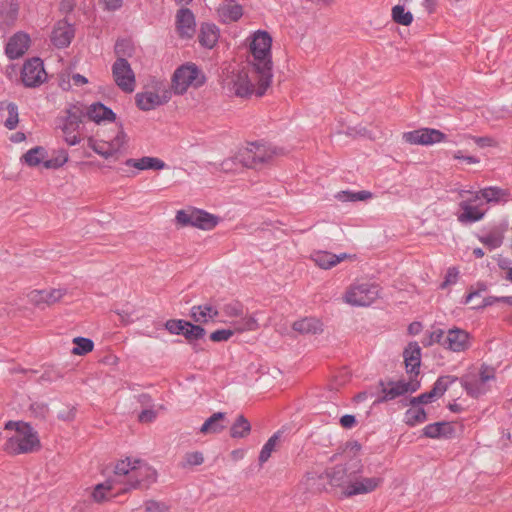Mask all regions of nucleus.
<instances>
[{
	"label": "nucleus",
	"instance_id": "f257e3e1",
	"mask_svg": "<svg viewBox=\"0 0 512 512\" xmlns=\"http://www.w3.org/2000/svg\"><path fill=\"white\" fill-rule=\"evenodd\" d=\"M362 473L363 464L359 458H351L326 472L330 485L339 488L344 498L371 493L383 481L380 477H362Z\"/></svg>",
	"mask_w": 512,
	"mask_h": 512
},
{
	"label": "nucleus",
	"instance_id": "f03ea898",
	"mask_svg": "<svg viewBox=\"0 0 512 512\" xmlns=\"http://www.w3.org/2000/svg\"><path fill=\"white\" fill-rule=\"evenodd\" d=\"M272 38L265 31H258L250 43L251 56L248 64L251 73L257 79L256 96H263L270 87L273 79V63L271 57Z\"/></svg>",
	"mask_w": 512,
	"mask_h": 512
},
{
	"label": "nucleus",
	"instance_id": "7ed1b4c3",
	"mask_svg": "<svg viewBox=\"0 0 512 512\" xmlns=\"http://www.w3.org/2000/svg\"><path fill=\"white\" fill-rule=\"evenodd\" d=\"M115 482L123 485L122 493L131 490H147L157 481L156 470L146 462L126 458L117 462L114 468Z\"/></svg>",
	"mask_w": 512,
	"mask_h": 512
},
{
	"label": "nucleus",
	"instance_id": "20e7f679",
	"mask_svg": "<svg viewBox=\"0 0 512 512\" xmlns=\"http://www.w3.org/2000/svg\"><path fill=\"white\" fill-rule=\"evenodd\" d=\"M252 78L257 82L253 74ZM257 87L258 83L254 85L248 72L245 70H233L228 72L222 79V88L225 93L241 98L248 97L253 93L256 94Z\"/></svg>",
	"mask_w": 512,
	"mask_h": 512
},
{
	"label": "nucleus",
	"instance_id": "39448f33",
	"mask_svg": "<svg viewBox=\"0 0 512 512\" xmlns=\"http://www.w3.org/2000/svg\"><path fill=\"white\" fill-rule=\"evenodd\" d=\"M38 433L29 424L10 437L4 444V450L11 455L32 453L40 449Z\"/></svg>",
	"mask_w": 512,
	"mask_h": 512
},
{
	"label": "nucleus",
	"instance_id": "423d86ee",
	"mask_svg": "<svg viewBox=\"0 0 512 512\" xmlns=\"http://www.w3.org/2000/svg\"><path fill=\"white\" fill-rule=\"evenodd\" d=\"M175 219L182 227L192 226L202 230H212L220 222L218 216L193 207L177 211Z\"/></svg>",
	"mask_w": 512,
	"mask_h": 512
},
{
	"label": "nucleus",
	"instance_id": "0eeeda50",
	"mask_svg": "<svg viewBox=\"0 0 512 512\" xmlns=\"http://www.w3.org/2000/svg\"><path fill=\"white\" fill-rule=\"evenodd\" d=\"M379 297V286L371 282L351 285L344 294V301L352 306H369Z\"/></svg>",
	"mask_w": 512,
	"mask_h": 512
},
{
	"label": "nucleus",
	"instance_id": "6e6552de",
	"mask_svg": "<svg viewBox=\"0 0 512 512\" xmlns=\"http://www.w3.org/2000/svg\"><path fill=\"white\" fill-rule=\"evenodd\" d=\"M66 115L59 119V128L64 134V140L68 145H76L80 142V138L75 132L79 129L85 111L80 105H71L65 111Z\"/></svg>",
	"mask_w": 512,
	"mask_h": 512
},
{
	"label": "nucleus",
	"instance_id": "1a4fd4ad",
	"mask_svg": "<svg viewBox=\"0 0 512 512\" xmlns=\"http://www.w3.org/2000/svg\"><path fill=\"white\" fill-rule=\"evenodd\" d=\"M204 76L194 64L179 67L172 78V88L178 95L184 94L188 87H199L204 83Z\"/></svg>",
	"mask_w": 512,
	"mask_h": 512
},
{
	"label": "nucleus",
	"instance_id": "9d476101",
	"mask_svg": "<svg viewBox=\"0 0 512 512\" xmlns=\"http://www.w3.org/2000/svg\"><path fill=\"white\" fill-rule=\"evenodd\" d=\"M420 382L417 380L411 381H388L385 382L380 380L378 382V388L381 392V395L374 401V403H383L396 399L399 396H402L408 392H415L419 389Z\"/></svg>",
	"mask_w": 512,
	"mask_h": 512
},
{
	"label": "nucleus",
	"instance_id": "9b49d317",
	"mask_svg": "<svg viewBox=\"0 0 512 512\" xmlns=\"http://www.w3.org/2000/svg\"><path fill=\"white\" fill-rule=\"evenodd\" d=\"M112 75L116 85L124 92L131 93L135 89V74L129 62L119 57L112 65Z\"/></svg>",
	"mask_w": 512,
	"mask_h": 512
},
{
	"label": "nucleus",
	"instance_id": "f8f14e48",
	"mask_svg": "<svg viewBox=\"0 0 512 512\" xmlns=\"http://www.w3.org/2000/svg\"><path fill=\"white\" fill-rule=\"evenodd\" d=\"M126 143V134L123 130H119L117 135L110 141L96 140L93 137H89L87 144L88 146L98 155L109 158L118 152Z\"/></svg>",
	"mask_w": 512,
	"mask_h": 512
},
{
	"label": "nucleus",
	"instance_id": "ddd939ff",
	"mask_svg": "<svg viewBox=\"0 0 512 512\" xmlns=\"http://www.w3.org/2000/svg\"><path fill=\"white\" fill-rule=\"evenodd\" d=\"M405 142L414 145H432L442 142L446 139V135L437 129L422 128L403 134Z\"/></svg>",
	"mask_w": 512,
	"mask_h": 512
},
{
	"label": "nucleus",
	"instance_id": "4468645a",
	"mask_svg": "<svg viewBox=\"0 0 512 512\" xmlns=\"http://www.w3.org/2000/svg\"><path fill=\"white\" fill-rule=\"evenodd\" d=\"M458 378L455 376H441L434 383L432 389L429 392L420 394L417 397H412L409 401L411 406H417L419 404H427L432 402L434 399L444 395L450 384L457 381Z\"/></svg>",
	"mask_w": 512,
	"mask_h": 512
},
{
	"label": "nucleus",
	"instance_id": "2eb2a0df",
	"mask_svg": "<svg viewBox=\"0 0 512 512\" xmlns=\"http://www.w3.org/2000/svg\"><path fill=\"white\" fill-rule=\"evenodd\" d=\"M46 72L43 62L39 58H32L26 61L21 72V79L26 87H36L43 83Z\"/></svg>",
	"mask_w": 512,
	"mask_h": 512
},
{
	"label": "nucleus",
	"instance_id": "dca6fc26",
	"mask_svg": "<svg viewBox=\"0 0 512 512\" xmlns=\"http://www.w3.org/2000/svg\"><path fill=\"white\" fill-rule=\"evenodd\" d=\"M171 98V92L167 89H162L159 92L144 91L139 92L135 96L137 107L142 111H150L158 106L167 103Z\"/></svg>",
	"mask_w": 512,
	"mask_h": 512
},
{
	"label": "nucleus",
	"instance_id": "f3484780",
	"mask_svg": "<svg viewBox=\"0 0 512 512\" xmlns=\"http://www.w3.org/2000/svg\"><path fill=\"white\" fill-rule=\"evenodd\" d=\"M469 334L463 329H449L445 334L444 348L453 352H462L469 348Z\"/></svg>",
	"mask_w": 512,
	"mask_h": 512
},
{
	"label": "nucleus",
	"instance_id": "a211bd4d",
	"mask_svg": "<svg viewBox=\"0 0 512 512\" xmlns=\"http://www.w3.org/2000/svg\"><path fill=\"white\" fill-rule=\"evenodd\" d=\"M74 34L75 30L73 25L67 20H61L55 25L52 31L51 41L56 47L65 48L71 43Z\"/></svg>",
	"mask_w": 512,
	"mask_h": 512
},
{
	"label": "nucleus",
	"instance_id": "6ab92c4d",
	"mask_svg": "<svg viewBox=\"0 0 512 512\" xmlns=\"http://www.w3.org/2000/svg\"><path fill=\"white\" fill-rule=\"evenodd\" d=\"M176 27L181 37L191 38L195 34V17L188 8H181L176 14Z\"/></svg>",
	"mask_w": 512,
	"mask_h": 512
},
{
	"label": "nucleus",
	"instance_id": "aec40b11",
	"mask_svg": "<svg viewBox=\"0 0 512 512\" xmlns=\"http://www.w3.org/2000/svg\"><path fill=\"white\" fill-rule=\"evenodd\" d=\"M66 294L63 289L34 290L29 294V300L35 306L52 305Z\"/></svg>",
	"mask_w": 512,
	"mask_h": 512
},
{
	"label": "nucleus",
	"instance_id": "412c9836",
	"mask_svg": "<svg viewBox=\"0 0 512 512\" xmlns=\"http://www.w3.org/2000/svg\"><path fill=\"white\" fill-rule=\"evenodd\" d=\"M352 258L351 255L347 253H341L339 255L333 254L328 251H314L311 254V260L320 267L321 269H331L332 267L336 266L340 262H342L345 259Z\"/></svg>",
	"mask_w": 512,
	"mask_h": 512
},
{
	"label": "nucleus",
	"instance_id": "4be33fe9",
	"mask_svg": "<svg viewBox=\"0 0 512 512\" xmlns=\"http://www.w3.org/2000/svg\"><path fill=\"white\" fill-rule=\"evenodd\" d=\"M404 363L407 373L419 374L421 364V348L417 342H410L403 351Z\"/></svg>",
	"mask_w": 512,
	"mask_h": 512
},
{
	"label": "nucleus",
	"instance_id": "5701e85b",
	"mask_svg": "<svg viewBox=\"0 0 512 512\" xmlns=\"http://www.w3.org/2000/svg\"><path fill=\"white\" fill-rule=\"evenodd\" d=\"M29 36L25 33H16L13 35L5 48L6 55L10 59L21 57L29 47Z\"/></svg>",
	"mask_w": 512,
	"mask_h": 512
},
{
	"label": "nucleus",
	"instance_id": "b1692460",
	"mask_svg": "<svg viewBox=\"0 0 512 512\" xmlns=\"http://www.w3.org/2000/svg\"><path fill=\"white\" fill-rule=\"evenodd\" d=\"M510 195L511 194L508 189H504L497 186H489L477 192L474 196L473 201L483 198L487 203H505L509 200Z\"/></svg>",
	"mask_w": 512,
	"mask_h": 512
},
{
	"label": "nucleus",
	"instance_id": "393cba45",
	"mask_svg": "<svg viewBox=\"0 0 512 512\" xmlns=\"http://www.w3.org/2000/svg\"><path fill=\"white\" fill-rule=\"evenodd\" d=\"M226 413L224 412H216L213 413L200 428V433L202 434H219L224 431L227 427L226 423Z\"/></svg>",
	"mask_w": 512,
	"mask_h": 512
},
{
	"label": "nucleus",
	"instance_id": "a878e982",
	"mask_svg": "<svg viewBox=\"0 0 512 512\" xmlns=\"http://www.w3.org/2000/svg\"><path fill=\"white\" fill-rule=\"evenodd\" d=\"M218 13L224 23H230L242 17L243 9L242 6L235 3L234 0H227L219 6Z\"/></svg>",
	"mask_w": 512,
	"mask_h": 512
},
{
	"label": "nucleus",
	"instance_id": "bb28decb",
	"mask_svg": "<svg viewBox=\"0 0 512 512\" xmlns=\"http://www.w3.org/2000/svg\"><path fill=\"white\" fill-rule=\"evenodd\" d=\"M505 229L500 226L493 227L487 233L478 235V240L489 250H494L502 246L504 242Z\"/></svg>",
	"mask_w": 512,
	"mask_h": 512
},
{
	"label": "nucleus",
	"instance_id": "cd10ccee",
	"mask_svg": "<svg viewBox=\"0 0 512 512\" xmlns=\"http://www.w3.org/2000/svg\"><path fill=\"white\" fill-rule=\"evenodd\" d=\"M85 116L96 123H100L101 121H114L116 115L104 104L96 102L88 107Z\"/></svg>",
	"mask_w": 512,
	"mask_h": 512
},
{
	"label": "nucleus",
	"instance_id": "c85d7f7f",
	"mask_svg": "<svg viewBox=\"0 0 512 512\" xmlns=\"http://www.w3.org/2000/svg\"><path fill=\"white\" fill-rule=\"evenodd\" d=\"M218 315L219 311L209 304L193 306L190 310V316L193 321L200 324H206L214 320Z\"/></svg>",
	"mask_w": 512,
	"mask_h": 512
},
{
	"label": "nucleus",
	"instance_id": "c756f323",
	"mask_svg": "<svg viewBox=\"0 0 512 512\" xmlns=\"http://www.w3.org/2000/svg\"><path fill=\"white\" fill-rule=\"evenodd\" d=\"M125 165L129 167H134L138 170H162L166 167V164L163 160L157 157L149 156H145L140 159H127L125 161Z\"/></svg>",
	"mask_w": 512,
	"mask_h": 512
},
{
	"label": "nucleus",
	"instance_id": "7c9ffc66",
	"mask_svg": "<svg viewBox=\"0 0 512 512\" xmlns=\"http://www.w3.org/2000/svg\"><path fill=\"white\" fill-rule=\"evenodd\" d=\"M219 38V30L214 24L203 23L198 35L199 43L205 48H213Z\"/></svg>",
	"mask_w": 512,
	"mask_h": 512
},
{
	"label": "nucleus",
	"instance_id": "2f4dec72",
	"mask_svg": "<svg viewBox=\"0 0 512 512\" xmlns=\"http://www.w3.org/2000/svg\"><path fill=\"white\" fill-rule=\"evenodd\" d=\"M453 433L454 428L445 421L428 424L423 428V435L427 438L450 437Z\"/></svg>",
	"mask_w": 512,
	"mask_h": 512
},
{
	"label": "nucleus",
	"instance_id": "473e14b6",
	"mask_svg": "<svg viewBox=\"0 0 512 512\" xmlns=\"http://www.w3.org/2000/svg\"><path fill=\"white\" fill-rule=\"evenodd\" d=\"M293 329L302 334H319L323 331V324L319 319L306 317L295 321Z\"/></svg>",
	"mask_w": 512,
	"mask_h": 512
},
{
	"label": "nucleus",
	"instance_id": "72a5a7b5",
	"mask_svg": "<svg viewBox=\"0 0 512 512\" xmlns=\"http://www.w3.org/2000/svg\"><path fill=\"white\" fill-rule=\"evenodd\" d=\"M251 432V424L244 415H238L230 427V436L234 439L247 437Z\"/></svg>",
	"mask_w": 512,
	"mask_h": 512
},
{
	"label": "nucleus",
	"instance_id": "f704fd0d",
	"mask_svg": "<svg viewBox=\"0 0 512 512\" xmlns=\"http://www.w3.org/2000/svg\"><path fill=\"white\" fill-rule=\"evenodd\" d=\"M460 207L463 212L459 215L458 220L462 223L476 222L484 217V212L480 211L478 207L472 206L467 201L461 202Z\"/></svg>",
	"mask_w": 512,
	"mask_h": 512
},
{
	"label": "nucleus",
	"instance_id": "c9c22d12",
	"mask_svg": "<svg viewBox=\"0 0 512 512\" xmlns=\"http://www.w3.org/2000/svg\"><path fill=\"white\" fill-rule=\"evenodd\" d=\"M232 330H235V333H242L246 331H255L259 328V324L256 318L253 315H242L239 319L231 322Z\"/></svg>",
	"mask_w": 512,
	"mask_h": 512
},
{
	"label": "nucleus",
	"instance_id": "e433bc0d",
	"mask_svg": "<svg viewBox=\"0 0 512 512\" xmlns=\"http://www.w3.org/2000/svg\"><path fill=\"white\" fill-rule=\"evenodd\" d=\"M282 432L277 431L274 433L264 444L259 454V462L263 464L268 461L273 451L276 450V447L281 441Z\"/></svg>",
	"mask_w": 512,
	"mask_h": 512
},
{
	"label": "nucleus",
	"instance_id": "4c0bfd02",
	"mask_svg": "<svg viewBox=\"0 0 512 512\" xmlns=\"http://www.w3.org/2000/svg\"><path fill=\"white\" fill-rule=\"evenodd\" d=\"M427 420V413L424 408L412 406L405 412V423L411 427Z\"/></svg>",
	"mask_w": 512,
	"mask_h": 512
},
{
	"label": "nucleus",
	"instance_id": "58836bf2",
	"mask_svg": "<svg viewBox=\"0 0 512 512\" xmlns=\"http://www.w3.org/2000/svg\"><path fill=\"white\" fill-rule=\"evenodd\" d=\"M392 20L403 26H409L413 22V15L406 11L403 5H395L391 10Z\"/></svg>",
	"mask_w": 512,
	"mask_h": 512
},
{
	"label": "nucleus",
	"instance_id": "ea45409f",
	"mask_svg": "<svg viewBox=\"0 0 512 512\" xmlns=\"http://www.w3.org/2000/svg\"><path fill=\"white\" fill-rule=\"evenodd\" d=\"M249 145L253 151V155L258 166L268 162L274 154V151L268 149L263 144L250 143Z\"/></svg>",
	"mask_w": 512,
	"mask_h": 512
},
{
	"label": "nucleus",
	"instance_id": "a19ab883",
	"mask_svg": "<svg viewBox=\"0 0 512 512\" xmlns=\"http://www.w3.org/2000/svg\"><path fill=\"white\" fill-rule=\"evenodd\" d=\"M46 151L43 147L37 146L28 150L22 157L24 162L31 167L37 166L40 163L44 162L43 159L45 157Z\"/></svg>",
	"mask_w": 512,
	"mask_h": 512
},
{
	"label": "nucleus",
	"instance_id": "79ce46f5",
	"mask_svg": "<svg viewBox=\"0 0 512 512\" xmlns=\"http://www.w3.org/2000/svg\"><path fill=\"white\" fill-rule=\"evenodd\" d=\"M68 161V153L64 149L55 150L52 157L43 162L47 169H57L62 167Z\"/></svg>",
	"mask_w": 512,
	"mask_h": 512
},
{
	"label": "nucleus",
	"instance_id": "37998d69",
	"mask_svg": "<svg viewBox=\"0 0 512 512\" xmlns=\"http://www.w3.org/2000/svg\"><path fill=\"white\" fill-rule=\"evenodd\" d=\"M118 483L115 482V476L104 483L97 484L92 492V498L95 502H103L106 499V492L113 489Z\"/></svg>",
	"mask_w": 512,
	"mask_h": 512
},
{
	"label": "nucleus",
	"instance_id": "c03bdc74",
	"mask_svg": "<svg viewBox=\"0 0 512 512\" xmlns=\"http://www.w3.org/2000/svg\"><path fill=\"white\" fill-rule=\"evenodd\" d=\"M462 386L466 390L467 394L473 398H477L487 391L485 385L482 384L478 379L473 381L462 379Z\"/></svg>",
	"mask_w": 512,
	"mask_h": 512
},
{
	"label": "nucleus",
	"instance_id": "a18cd8bd",
	"mask_svg": "<svg viewBox=\"0 0 512 512\" xmlns=\"http://www.w3.org/2000/svg\"><path fill=\"white\" fill-rule=\"evenodd\" d=\"M75 347L72 349L74 355H85L91 352L94 348V343L89 338L76 337L73 339Z\"/></svg>",
	"mask_w": 512,
	"mask_h": 512
},
{
	"label": "nucleus",
	"instance_id": "49530a36",
	"mask_svg": "<svg viewBox=\"0 0 512 512\" xmlns=\"http://www.w3.org/2000/svg\"><path fill=\"white\" fill-rule=\"evenodd\" d=\"M235 160L247 168L258 167L250 145H248L245 149L241 150L235 157Z\"/></svg>",
	"mask_w": 512,
	"mask_h": 512
},
{
	"label": "nucleus",
	"instance_id": "de8ad7c7",
	"mask_svg": "<svg viewBox=\"0 0 512 512\" xmlns=\"http://www.w3.org/2000/svg\"><path fill=\"white\" fill-rule=\"evenodd\" d=\"M205 334L206 331L203 327L200 325H194L187 321L182 335H184L187 340L192 341L203 338Z\"/></svg>",
	"mask_w": 512,
	"mask_h": 512
},
{
	"label": "nucleus",
	"instance_id": "09e8293b",
	"mask_svg": "<svg viewBox=\"0 0 512 512\" xmlns=\"http://www.w3.org/2000/svg\"><path fill=\"white\" fill-rule=\"evenodd\" d=\"M372 197V193L369 191L350 192L342 191L338 193L337 198L342 201H364Z\"/></svg>",
	"mask_w": 512,
	"mask_h": 512
},
{
	"label": "nucleus",
	"instance_id": "8fccbe9b",
	"mask_svg": "<svg viewBox=\"0 0 512 512\" xmlns=\"http://www.w3.org/2000/svg\"><path fill=\"white\" fill-rule=\"evenodd\" d=\"M19 5L17 0H2L0 2V13L14 20L18 14Z\"/></svg>",
	"mask_w": 512,
	"mask_h": 512
},
{
	"label": "nucleus",
	"instance_id": "3c124183",
	"mask_svg": "<svg viewBox=\"0 0 512 512\" xmlns=\"http://www.w3.org/2000/svg\"><path fill=\"white\" fill-rule=\"evenodd\" d=\"M444 342H445V332L443 329H440V328L434 329L433 331H431L428 334L427 337H425L422 340V344L425 347L432 346L435 343H438L444 347Z\"/></svg>",
	"mask_w": 512,
	"mask_h": 512
},
{
	"label": "nucleus",
	"instance_id": "603ef678",
	"mask_svg": "<svg viewBox=\"0 0 512 512\" xmlns=\"http://www.w3.org/2000/svg\"><path fill=\"white\" fill-rule=\"evenodd\" d=\"M204 462V456L202 452L194 451L188 452L184 456V461L182 463V467L186 468L187 466H199Z\"/></svg>",
	"mask_w": 512,
	"mask_h": 512
},
{
	"label": "nucleus",
	"instance_id": "864d4df0",
	"mask_svg": "<svg viewBox=\"0 0 512 512\" xmlns=\"http://www.w3.org/2000/svg\"><path fill=\"white\" fill-rule=\"evenodd\" d=\"M222 311L227 317L238 318L243 315V305L238 301H234L225 304L222 307Z\"/></svg>",
	"mask_w": 512,
	"mask_h": 512
},
{
	"label": "nucleus",
	"instance_id": "5fc2aeb1",
	"mask_svg": "<svg viewBox=\"0 0 512 512\" xmlns=\"http://www.w3.org/2000/svg\"><path fill=\"white\" fill-rule=\"evenodd\" d=\"M7 110H8V118L5 120V127L8 128L9 130H12L14 129L17 124H18V108L16 106V104L14 103H9L7 105Z\"/></svg>",
	"mask_w": 512,
	"mask_h": 512
},
{
	"label": "nucleus",
	"instance_id": "6e6d98bb",
	"mask_svg": "<svg viewBox=\"0 0 512 512\" xmlns=\"http://www.w3.org/2000/svg\"><path fill=\"white\" fill-rule=\"evenodd\" d=\"M30 411L34 417L45 419L49 413V407L46 403L34 402L30 405Z\"/></svg>",
	"mask_w": 512,
	"mask_h": 512
},
{
	"label": "nucleus",
	"instance_id": "4d7b16f0",
	"mask_svg": "<svg viewBox=\"0 0 512 512\" xmlns=\"http://www.w3.org/2000/svg\"><path fill=\"white\" fill-rule=\"evenodd\" d=\"M186 323H187V321H185V320L170 319V320L166 321L165 328L171 334L180 335V334H183L184 327H185Z\"/></svg>",
	"mask_w": 512,
	"mask_h": 512
},
{
	"label": "nucleus",
	"instance_id": "13d9d810",
	"mask_svg": "<svg viewBox=\"0 0 512 512\" xmlns=\"http://www.w3.org/2000/svg\"><path fill=\"white\" fill-rule=\"evenodd\" d=\"M235 333L232 329H219L210 334V340L213 342H223L229 340Z\"/></svg>",
	"mask_w": 512,
	"mask_h": 512
},
{
	"label": "nucleus",
	"instance_id": "bf43d9fd",
	"mask_svg": "<svg viewBox=\"0 0 512 512\" xmlns=\"http://www.w3.org/2000/svg\"><path fill=\"white\" fill-rule=\"evenodd\" d=\"M145 511L146 512H168L169 506L166 505L164 502L148 500L145 502Z\"/></svg>",
	"mask_w": 512,
	"mask_h": 512
},
{
	"label": "nucleus",
	"instance_id": "052dcab7",
	"mask_svg": "<svg viewBox=\"0 0 512 512\" xmlns=\"http://www.w3.org/2000/svg\"><path fill=\"white\" fill-rule=\"evenodd\" d=\"M495 378L494 369L488 366H482L479 374V381L482 384H486L488 381L493 380Z\"/></svg>",
	"mask_w": 512,
	"mask_h": 512
},
{
	"label": "nucleus",
	"instance_id": "680f3d73",
	"mask_svg": "<svg viewBox=\"0 0 512 512\" xmlns=\"http://www.w3.org/2000/svg\"><path fill=\"white\" fill-rule=\"evenodd\" d=\"M458 274L459 272L455 267L449 268L445 280L441 284V288H446L448 285L456 283L458 279Z\"/></svg>",
	"mask_w": 512,
	"mask_h": 512
},
{
	"label": "nucleus",
	"instance_id": "e2e57ef3",
	"mask_svg": "<svg viewBox=\"0 0 512 512\" xmlns=\"http://www.w3.org/2000/svg\"><path fill=\"white\" fill-rule=\"evenodd\" d=\"M340 424L343 428L351 429L356 424V418L354 415L346 414L340 418Z\"/></svg>",
	"mask_w": 512,
	"mask_h": 512
},
{
	"label": "nucleus",
	"instance_id": "0e129e2a",
	"mask_svg": "<svg viewBox=\"0 0 512 512\" xmlns=\"http://www.w3.org/2000/svg\"><path fill=\"white\" fill-rule=\"evenodd\" d=\"M155 418L156 412L150 409L143 410L138 416L139 421L143 423L152 422Z\"/></svg>",
	"mask_w": 512,
	"mask_h": 512
},
{
	"label": "nucleus",
	"instance_id": "69168bd1",
	"mask_svg": "<svg viewBox=\"0 0 512 512\" xmlns=\"http://www.w3.org/2000/svg\"><path fill=\"white\" fill-rule=\"evenodd\" d=\"M29 424L28 423H25V422H21V421H8L6 424H5V429L6 430H15L16 433L20 432L21 430L24 429V426H28Z\"/></svg>",
	"mask_w": 512,
	"mask_h": 512
},
{
	"label": "nucleus",
	"instance_id": "338daca9",
	"mask_svg": "<svg viewBox=\"0 0 512 512\" xmlns=\"http://www.w3.org/2000/svg\"><path fill=\"white\" fill-rule=\"evenodd\" d=\"M477 287H478L477 290L470 291L467 294L466 299H465V303H469L474 297L479 296L481 292L487 290V286L484 283H478Z\"/></svg>",
	"mask_w": 512,
	"mask_h": 512
},
{
	"label": "nucleus",
	"instance_id": "774afa93",
	"mask_svg": "<svg viewBox=\"0 0 512 512\" xmlns=\"http://www.w3.org/2000/svg\"><path fill=\"white\" fill-rule=\"evenodd\" d=\"M496 302H500V297L488 296V297L483 299L481 304L475 305L472 308L473 309H481V308H485V307L491 306V305H493Z\"/></svg>",
	"mask_w": 512,
	"mask_h": 512
}]
</instances>
